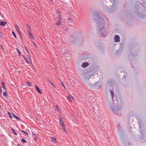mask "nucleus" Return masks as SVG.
I'll return each instance as SVG.
<instances>
[{"label":"nucleus","mask_w":146,"mask_h":146,"mask_svg":"<svg viewBox=\"0 0 146 146\" xmlns=\"http://www.w3.org/2000/svg\"><path fill=\"white\" fill-rule=\"evenodd\" d=\"M100 20L102 21L101 24L99 23L100 27H99V31L98 32L99 34H100L103 36H106L108 34V33L106 31V29L104 27L103 25L104 20L102 18L100 19Z\"/></svg>","instance_id":"obj_1"},{"label":"nucleus","mask_w":146,"mask_h":146,"mask_svg":"<svg viewBox=\"0 0 146 146\" xmlns=\"http://www.w3.org/2000/svg\"><path fill=\"white\" fill-rule=\"evenodd\" d=\"M112 111L115 114H118L121 112L120 109L119 108H116L115 106L111 107Z\"/></svg>","instance_id":"obj_2"},{"label":"nucleus","mask_w":146,"mask_h":146,"mask_svg":"<svg viewBox=\"0 0 146 146\" xmlns=\"http://www.w3.org/2000/svg\"><path fill=\"white\" fill-rule=\"evenodd\" d=\"M60 13V12L58 11L57 13L58 16V20L57 22H56V25L59 26H61L62 25V24L61 23V20L62 19V18L61 17Z\"/></svg>","instance_id":"obj_3"},{"label":"nucleus","mask_w":146,"mask_h":146,"mask_svg":"<svg viewBox=\"0 0 146 146\" xmlns=\"http://www.w3.org/2000/svg\"><path fill=\"white\" fill-rule=\"evenodd\" d=\"M120 40V37L118 35H116L114 37V41L116 42H119Z\"/></svg>","instance_id":"obj_4"},{"label":"nucleus","mask_w":146,"mask_h":146,"mask_svg":"<svg viewBox=\"0 0 146 146\" xmlns=\"http://www.w3.org/2000/svg\"><path fill=\"white\" fill-rule=\"evenodd\" d=\"M28 32L30 37L32 39H34V38L33 36L32 35V33L30 32V31H29L28 29Z\"/></svg>","instance_id":"obj_5"},{"label":"nucleus","mask_w":146,"mask_h":146,"mask_svg":"<svg viewBox=\"0 0 146 146\" xmlns=\"http://www.w3.org/2000/svg\"><path fill=\"white\" fill-rule=\"evenodd\" d=\"M89 65V64L88 62H85L82 63V67L85 68L87 66H88Z\"/></svg>","instance_id":"obj_6"},{"label":"nucleus","mask_w":146,"mask_h":146,"mask_svg":"<svg viewBox=\"0 0 146 146\" xmlns=\"http://www.w3.org/2000/svg\"><path fill=\"white\" fill-rule=\"evenodd\" d=\"M35 87L36 88V89L37 92H38V93L40 94H42V92L41 90L39 89V88H38V87L36 85H35Z\"/></svg>","instance_id":"obj_7"},{"label":"nucleus","mask_w":146,"mask_h":146,"mask_svg":"<svg viewBox=\"0 0 146 146\" xmlns=\"http://www.w3.org/2000/svg\"><path fill=\"white\" fill-rule=\"evenodd\" d=\"M16 30L19 33V34H20V36H21V34L20 30L19 28L16 25Z\"/></svg>","instance_id":"obj_8"},{"label":"nucleus","mask_w":146,"mask_h":146,"mask_svg":"<svg viewBox=\"0 0 146 146\" xmlns=\"http://www.w3.org/2000/svg\"><path fill=\"white\" fill-rule=\"evenodd\" d=\"M1 83L2 84V87L3 88L5 89V90H6V89L5 87V84L2 81L1 82Z\"/></svg>","instance_id":"obj_9"},{"label":"nucleus","mask_w":146,"mask_h":146,"mask_svg":"<svg viewBox=\"0 0 146 146\" xmlns=\"http://www.w3.org/2000/svg\"><path fill=\"white\" fill-rule=\"evenodd\" d=\"M12 115L13 116H14V117L15 118L17 119L18 120H20V118L18 117L14 113H13Z\"/></svg>","instance_id":"obj_10"},{"label":"nucleus","mask_w":146,"mask_h":146,"mask_svg":"<svg viewBox=\"0 0 146 146\" xmlns=\"http://www.w3.org/2000/svg\"><path fill=\"white\" fill-rule=\"evenodd\" d=\"M6 24V22L5 21H1V22L0 25L2 26H5Z\"/></svg>","instance_id":"obj_11"},{"label":"nucleus","mask_w":146,"mask_h":146,"mask_svg":"<svg viewBox=\"0 0 146 146\" xmlns=\"http://www.w3.org/2000/svg\"><path fill=\"white\" fill-rule=\"evenodd\" d=\"M60 125L62 126V127L65 126L64 125L63 123V121L61 120H60Z\"/></svg>","instance_id":"obj_12"},{"label":"nucleus","mask_w":146,"mask_h":146,"mask_svg":"<svg viewBox=\"0 0 146 146\" xmlns=\"http://www.w3.org/2000/svg\"><path fill=\"white\" fill-rule=\"evenodd\" d=\"M110 92L111 94V96L112 97V99H113V97L114 96V93L113 91L111 90H110Z\"/></svg>","instance_id":"obj_13"},{"label":"nucleus","mask_w":146,"mask_h":146,"mask_svg":"<svg viewBox=\"0 0 146 146\" xmlns=\"http://www.w3.org/2000/svg\"><path fill=\"white\" fill-rule=\"evenodd\" d=\"M68 98L69 100H70L72 102V100H73L74 99L73 97L71 96H68Z\"/></svg>","instance_id":"obj_14"},{"label":"nucleus","mask_w":146,"mask_h":146,"mask_svg":"<svg viewBox=\"0 0 146 146\" xmlns=\"http://www.w3.org/2000/svg\"><path fill=\"white\" fill-rule=\"evenodd\" d=\"M23 58L25 60V62L28 63V64H29V62L28 61V60L26 58L25 56H23Z\"/></svg>","instance_id":"obj_15"},{"label":"nucleus","mask_w":146,"mask_h":146,"mask_svg":"<svg viewBox=\"0 0 146 146\" xmlns=\"http://www.w3.org/2000/svg\"><path fill=\"white\" fill-rule=\"evenodd\" d=\"M62 54H64V55L67 54H68V53L67 52L65 51L64 50H62Z\"/></svg>","instance_id":"obj_16"},{"label":"nucleus","mask_w":146,"mask_h":146,"mask_svg":"<svg viewBox=\"0 0 146 146\" xmlns=\"http://www.w3.org/2000/svg\"><path fill=\"white\" fill-rule=\"evenodd\" d=\"M26 82H27V84L28 85L30 86H32V84L30 82H29V81H27Z\"/></svg>","instance_id":"obj_17"},{"label":"nucleus","mask_w":146,"mask_h":146,"mask_svg":"<svg viewBox=\"0 0 146 146\" xmlns=\"http://www.w3.org/2000/svg\"><path fill=\"white\" fill-rule=\"evenodd\" d=\"M3 94L5 96L7 97V92L6 91L3 92Z\"/></svg>","instance_id":"obj_18"},{"label":"nucleus","mask_w":146,"mask_h":146,"mask_svg":"<svg viewBox=\"0 0 146 146\" xmlns=\"http://www.w3.org/2000/svg\"><path fill=\"white\" fill-rule=\"evenodd\" d=\"M27 30H28H28H29V31H30L31 28H30V27L29 25H28V24H27Z\"/></svg>","instance_id":"obj_19"},{"label":"nucleus","mask_w":146,"mask_h":146,"mask_svg":"<svg viewBox=\"0 0 146 146\" xmlns=\"http://www.w3.org/2000/svg\"><path fill=\"white\" fill-rule=\"evenodd\" d=\"M8 113L9 115V117L10 118H12V116H13V115H12V114H11L9 112H8Z\"/></svg>","instance_id":"obj_20"},{"label":"nucleus","mask_w":146,"mask_h":146,"mask_svg":"<svg viewBox=\"0 0 146 146\" xmlns=\"http://www.w3.org/2000/svg\"><path fill=\"white\" fill-rule=\"evenodd\" d=\"M51 141H56V139L54 137H51Z\"/></svg>","instance_id":"obj_21"},{"label":"nucleus","mask_w":146,"mask_h":146,"mask_svg":"<svg viewBox=\"0 0 146 146\" xmlns=\"http://www.w3.org/2000/svg\"><path fill=\"white\" fill-rule=\"evenodd\" d=\"M21 141L23 143H26L27 142V141L25 139H22L21 140Z\"/></svg>","instance_id":"obj_22"},{"label":"nucleus","mask_w":146,"mask_h":146,"mask_svg":"<svg viewBox=\"0 0 146 146\" xmlns=\"http://www.w3.org/2000/svg\"><path fill=\"white\" fill-rule=\"evenodd\" d=\"M55 108L58 111H60L59 109L58 106L57 105H55Z\"/></svg>","instance_id":"obj_23"},{"label":"nucleus","mask_w":146,"mask_h":146,"mask_svg":"<svg viewBox=\"0 0 146 146\" xmlns=\"http://www.w3.org/2000/svg\"><path fill=\"white\" fill-rule=\"evenodd\" d=\"M17 50L18 52L19 56H21V52L17 48Z\"/></svg>","instance_id":"obj_24"},{"label":"nucleus","mask_w":146,"mask_h":146,"mask_svg":"<svg viewBox=\"0 0 146 146\" xmlns=\"http://www.w3.org/2000/svg\"><path fill=\"white\" fill-rule=\"evenodd\" d=\"M12 33L13 34V36H14L16 38H17V37H16V35L15 33V32L13 31L12 32Z\"/></svg>","instance_id":"obj_25"},{"label":"nucleus","mask_w":146,"mask_h":146,"mask_svg":"<svg viewBox=\"0 0 146 146\" xmlns=\"http://www.w3.org/2000/svg\"><path fill=\"white\" fill-rule=\"evenodd\" d=\"M65 126H64V127H62V128L63 129V130L64 131H65V132H66V133H67V131H66V130L65 129Z\"/></svg>","instance_id":"obj_26"},{"label":"nucleus","mask_w":146,"mask_h":146,"mask_svg":"<svg viewBox=\"0 0 146 146\" xmlns=\"http://www.w3.org/2000/svg\"><path fill=\"white\" fill-rule=\"evenodd\" d=\"M11 129L12 130V131H13V132L16 135H17V133L15 132V130L13 129V128H12Z\"/></svg>","instance_id":"obj_27"},{"label":"nucleus","mask_w":146,"mask_h":146,"mask_svg":"<svg viewBox=\"0 0 146 146\" xmlns=\"http://www.w3.org/2000/svg\"><path fill=\"white\" fill-rule=\"evenodd\" d=\"M49 82L54 86L55 87V85L54 84H53L52 82H51L50 81H49Z\"/></svg>","instance_id":"obj_28"},{"label":"nucleus","mask_w":146,"mask_h":146,"mask_svg":"<svg viewBox=\"0 0 146 146\" xmlns=\"http://www.w3.org/2000/svg\"><path fill=\"white\" fill-rule=\"evenodd\" d=\"M62 86H63V87H64V88H65V87L63 82L62 83Z\"/></svg>","instance_id":"obj_29"},{"label":"nucleus","mask_w":146,"mask_h":146,"mask_svg":"<svg viewBox=\"0 0 146 146\" xmlns=\"http://www.w3.org/2000/svg\"><path fill=\"white\" fill-rule=\"evenodd\" d=\"M33 45L36 47H37V46H36L35 44V43L34 42H33Z\"/></svg>","instance_id":"obj_30"},{"label":"nucleus","mask_w":146,"mask_h":146,"mask_svg":"<svg viewBox=\"0 0 146 146\" xmlns=\"http://www.w3.org/2000/svg\"><path fill=\"white\" fill-rule=\"evenodd\" d=\"M27 52H28V53H29V59L30 60H31V57H30V55H29V51L28 50H27Z\"/></svg>","instance_id":"obj_31"},{"label":"nucleus","mask_w":146,"mask_h":146,"mask_svg":"<svg viewBox=\"0 0 146 146\" xmlns=\"http://www.w3.org/2000/svg\"><path fill=\"white\" fill-rule=\"evenodd\" d=\"M1 111L0 110V116H2V113H1Z\"/></svg>","instance_id":"obj_32"},{"label":"nucleus","mask_w":146,"mask_h":146,"mask_svg":"<svg viewBox=\"0 0 146 146\" xmlns=\"http://www.w3.org/2000/svg\"><path fill=\"white\" fill-rule=\"evenodd\" d=\"M0 92H1H1L2 91V89H1V88L0 87Z\"/></svg>","instance_id":"obj_33"},{"label":"nucleus","mask_w":146,"mask_h":146,"mask_svg":"<svg viewBox=\"0 0 146 146\" xmlns=\"http://www.w3.org/2000/svg\"><path fill=\"white\" fill-rule=\"evenodd\" d=\"M22 131V132L23 133H25V132L24 131H23V130H22V131Z\"/></svg>","instance_id":"obj_34"},{"label":"nucleus","mask_w":146,"mask_h":146,"mask_svg":"<svg viewBox=\"0 0 146 146\" xmlns=\"http://www.w3.org/2000/svg\"><path fill=\"white\" fill-rule=\"evenodd\" d=\"M33 134L34 135H35L36 136L35 134L34 133H33Z\"/></svg>","instance_id":"obj_35"},{"label":"nucleus","mask_w":146,"mask_h":146,"mask_svg":"<svg viewBox=\"0 0 146 146\" xmlns=\"http://www.w3.org/2000/svg\"><path fill=\"white\" fill-rule=\"evenodd\" d=\"M25 133L26 134H28V133H27V132H25Z\"/></svg>","instance_id":"obj_36"},{"label":"nucleus","mask_w":146,"mask_h":146,"mask_svg":"<svg viewBox=\"0 0 146 146\" xmlns=\"http://www.w3.org/2000/svg\"><path fill=\"white\" fill-rule=\"evenodd\" d=\"M1 48H3V47H2V46H1Z\"/></svg>","instance_id":"obj_37"},{"label":"nucleus","mask_w":146,"mask_h":146,"mask_svg":"<svg viewBox=\"0 0 146 146\" xmlns=\"http://www.w3.org/2000/svg\"><path fill=\"white\" fill-rule=\"evenodd\" d=\"M41 38V39L42 40V38H41H41Z\"/></svg>","instance_id":"obj_38"},{"label":"nucleus","mask_w":146,"mask_h":146,"mask_svg":"<svg viewBox=\"0 0 146 146\" xmlns=\"http://www.w3.org/2000/svg\"><path fill=\"white\" fill-rule=\"evenodd\" d=\"M72 41H74V42H75L74 41H73L72 39Z\"/></svg>","instance_id":"obj_39"},{"label":"nucleus","mask_w":146,"mask_h":146,"mask_svg":"<svg viewBox=\"0 0 146 146\" xmlns=\"http://www.w3.org/2000/svg\"><path fill=\"white\" fill-rule=\"evenodd\" d=\"M50 0V1H51V2H52V0Z\"/></svg>","instance_id":"obj_40"},{"label":"nucleus","mask_w":146,"mask_h":146,"mask_svg":"<svg viewBox=\"0 0 146 146\" xmlns=\"http://www.w3.org/2000/svg\"><path fill=\"white\" fill-rule=\"evenodd\" d=\"M18 145L19 146H20V145H19V144H18Z\"/></svg>","instance_id":"obj_41"},{"label":"nucleus","mask_w":146,"mask_h":146,"mask_svg":"<svg viewBox=\"0 0 146 146\" xmlns=\"http://www.w3.org/2000/svg\"><path fill=\"white\" fill-rule=\"evenodd\" d=\"M69 20H70V19H68Z\"/></svg>","instance_id":"obj_42"}]
</instances>
